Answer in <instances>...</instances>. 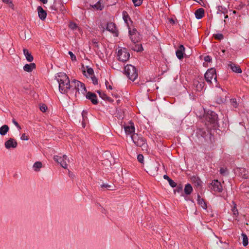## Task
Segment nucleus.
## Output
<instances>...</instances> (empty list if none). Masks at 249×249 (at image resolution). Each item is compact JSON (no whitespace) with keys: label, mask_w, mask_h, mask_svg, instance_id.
<instances>
[{"label":"nucleus","mask_w":249,"mask_h":249,"mask_svg":"<svg viewBox=\"0 0 249 249\" xmlns=\"http://www.w3.org/2000/svg\"><path fill=\"white\" fill-rule=\"evenodd\" d=\"M57 81L59 84V90L61 93L68 95L71 84L69 77L66 73L60 72L56 76Z\"/></svg>","instance_id":"obj_1"},{"label":"nucleus","mask_w":249,"mask_h":249,"mask_svg":"<svg viewBox=\"0 0 249 249\" xmlns=\"http://www.w3.org/2000/svg\"><path fill=\"white\" fill-rule=\"evenodd\" d=\"M86 91V88L83 83L76 80H73L71 81L68 96L71 98H76L80 92L85 94Z\"/></svg>","instance_id":"obj_2"},{"label":"nucleus","mask_w":249,"mask_h":249,"mask_svg":"<svg viewBox=\"0 0 249 249\" xmlns=\"http://www.w3.org/2000/svg\"><path fill=\"white\" fill-rule=\"evenodd\" d=\"M124 73L132 81H134L138 76L136 68L132 65H127L124 67Z\"/></svg>","instance_id":"obj_3"},{"label":"nucleus","mask_w":249,"mask_h":249,"mask_svg":"<svg viewBox=\"0 0 249 249\" xmlns=\"http://www.w3.org/2000/svg\"><path fill=\"white\" fill-rule=\"evenodd\" d=\"M218 116L214 111L212 110L205 111L203 115V120L206 122V124H214L217 123Z\"/></svg>","instance_id":"obj_4"},{"label":"nucleus","mask_w":249,"mask_h":249,"mask_svg":"<svg viewBox=\"0 0 249 249\" xmlns=\"http://www.w3.org/2000/svg\"><path fill=\"white\" fill-rule=\"evenodd\" d=\"M131 137L136 146L142 147V150H146L147 145L144 138L137 133L133 134Z\"/></svg>","instance_id":"obj_5"},{"label":"nucleus","mask_w":249,"mask_h":249,"mask_svg":"<svg viewBox=\"0 0 249 249\" xmlns=\"http://www.w3.org/2000/svg\"><path fill=\"white\" fill-rule=\"evenodd\" d=\"M205 78L209 84L213 83V79L215 83H217V76L215 69L211 68L207 70L205 74Z\"/></svg>","instance_id":"obj_6"},{"label":"nucleus","mask_w":249,"mask_h":249,"mask_svg":"<svg viewBox=\"0 0 249 249\" xmlns=\"http://www.w3.org/2000/svg\"><path fill=\"white\" fill-rule=\"evenodd\" d=\"M117 56L120 61L126 62L129 59L130 54L126 48H123L118 50Z\"/></svg>","instance_id":"obj_7"},{"label":"nucleus","mask_w":249,"mask_h":249,"mask_svg":"<svg viewBox=\"0 0 249 249\" xmlns=\"http://www.w3.org/2000/svg\"><path fill=\"white\" fill-rule=\"evenodd\" d=\"M53 160L58 163H59L63 168L65 169L67 168V161H69V160L67 159L66 155H64L62 157L55 155L53 157Z\"/></svg>","instance_id":"obj_8"},{"label":"nucleus","mask_w":249,"mask_h":249,"mask_svg":"<svg viewBox=\"0 0 249 249\" xmlns=\"http://www.w3.org/2000/svg\"><path fill=\"white\" fill-rule=\"evenodd\" d=\"M18 143L13 138H10L4 142V146L7 149L15 148L17 147Z\"/></svg>","instance_id":"obj_9"},{"label":"nucleus","mask_w":249,"mask_h":249,"mask_svg":"<svg viewBox=\"0 0 249 249\" xmlns=\"http://www.w3.org/2000/svg\"><path fill=\"white\" fill-rule=\"evenodd\" d=\"M211 189L216 192H221L222 191V186L221 183L217 180H213L211 183Z\"/></svg>","instance_id":"obj_10"},{"label":"nucleus","mask_w":249,"mask_h":249,"mask_svg":"<svg viewBox=\"0 0 249 249\" xmlns=\"http://www.w3.org/2000/svg\"><path fill=\"white\" fill-rule=\"evenodd\" d=\"M106 29L113 34L115 36H118V31L115 23L113 22L107 23Z\"/></svg>","instance_id":"obj_11"},{"label":"nucleus","mask_w":249,"mask_h":249,"mask_svg":"<svg viewBox=\"0 0 249 249\" xmlns=\"http://www.w3.org/2000/svg\"><path fill=\"white\" fill-rule=\"evenodd\" d=\"M125 133L127 135H132L135 133V128L134 123L130 121L128 125L124 126Z\"/></svg>","instance_id":"obj_12"},{"label":"nucleus","mask_w":249,"mask_h":249,"mask_svg":"<svg viewBox=\"0 0 249 249\" xmlns=\"http://www.w3.org/2000/svg\"><path fill=\"white\" fill-rule=\"evenodd\" d=\"M86 98L91 101L92 104L94 105H96L98 104V102L97 99V95L91 92H88L86 95Z\"/></svg>","instance_id":"obj_13"},{"label":"nucleus","mask_w":249,"mask_h":249,"mask_svg":"<svg viewBox=\"0 0 249 249\" xmlns=\"http://www.w3.org/2000/svg\"><path fill=\"white\" fill-rule=\"evenodd\" d=\"M185 48L183 45H180L178 47V49L176 51V55L179 59H181L183 57V54H184Z\"/></svg>","instance_id":"obj_14"},{"label":"nucleus","mask_w":249,"mask_h":249,"mask_svg":"<svg viewBox=\"0 0 249 249\" xmlns=\"http://www.w3.org/2000/svg\"><path fill=\"white\" fill-rule=\"evenodd\" d=\"M137 41L135 40V43L132 42V44H130L128 48L134 51L141 52L142 50V47L141 44H136Z\"/></svg>","instance_id":"obj_15"},{"label":"nucleus","mask_w":249,"mask_h":249,"mask_svg":"<svg viewBox=\"0 0 249 249\" xmlns=\"http://www.w3.org/2000/svg\"><path fill=\"white\" fill-rule=\"evenodd\" d=\"M38 17L42 20H44L47 16V13L45 10L41 6H38L37 8Z\"/></svg>","instance_id":"obj_16"},{"label":"nucleus","mask_w":249,"mask_h":249,"mask_svg":"<svg viewBox=\"0 0 249 249\" xmlns=\"http://www.w3.org/2000/svg\"><path fill=\"white\" fill-rule=\"evenodd\" d=\"M205 11L202 8L197 9L195 12V16L197 19H201L204 16Z\"/></svg>","instance_id":"obj_17"},{"label":"nucleus","mask_w":249,"mask_h":249,"mask_svg":"<svg viewBox=\"0 0 249 249\" xmlns=\"http://www.w3.org/2000/svg\"><path fill=\"white\" fill-rule=\"evenodd\" d=\"M35 68L36 64L34 63L26 64L23 67L24 71L27 72H31Z\"/></svg>","instance_id":"obj_18"},{"label":"nucleus","mask_w":249,"mask_h":249,"mask_svg":"<svg viewBox=\"0 0 249 249\" xmlns=\"http://www.w3.org/2000/svg\"><path fill=\"white\" fill-rule=\"evenodd\" d=\"M229 67L232 70V71L236 73H241L242 72L241 69L237 65L233 63L229 64Z\"/></svg>","instance_id":"obj_19"},{"label":"nucleus","mask_w":249,"mask_h":249,"mask_svg":"<svg viewBox=\"0 0 249 249\" xmlns=\"http://www.w3.org/2000/svg\"><path fill=\"white\" fill-rule=\"evenodd\" d=\"M23 53L26 57L27 60L29 62L33 61L34 58L31 53H29V51L26 49H23Z\"/></svg>","instance_id":"obj_20"},{"label":"nucleus","mask_w":249,"mask_h":249,"mask_svg":"<svg viewBox=\"0 0 249 249\" xmlns=\"http://www.w3.org/2000/svg\"><path fill=\"white\" fill-rule=\"evenodd\" d=\"M9 130V126L4 124L0 127V134L1 136H4L8 132Z\"/></svg>","instance_id":"obj_21"},{"label":"nucleus","mask_w":249,"mask_h":249,"mask_svg":"<svg viewBox=\"0 0 249 249\" xmlns=\"http://www.w3.org/2000/svg\"><path fill=\"white\" fill-rule=\"evenodd\" d=\"M193 191V188L192 186L188 183L185 186L184 188V193L186 195H189L191 194Z\"/></svg>","instance_id":"obj_22"},{"label":"nucleus","mask_w":249,"mask_h":249,"mask_svg":"<svg viewBox=\"0 0 249 249\" xmlns=\"http://www.w3.org/2000/svg\"><path fill=\"white\" fill-rule=\"evenodd\" d=\"M90 6L97 10H102L104 8V6L101 3V0H99L96 4L92 5H90Z\"/></svg>","instance_id":"obj_23"},{"label":"nucleus","mask_w":249,"mask_h":249,"mask_svg":"<svg viewBox=\"0 0 249 249\" xmlns=\"http://www.w3.org/2000/svg\"><path fill=\"white\" fill-rule=\"evenodd\" d=\"M129 28V34L130 36V38L132 41V42H134L135 41V39H134L133 37V36L135 35L137 32V30L135 28H133L132 30H131L130 28Z\"/></svg>","instance_id":"obj_24"},{"label":"nucleus","mask_w":249,"mask_h":249,"mask_svg":"<svg viewBox=\"0 0 249 249\" xmlns=\"http://www.w3.org/2000/svg\"><path fill=\"white\" fill-rule=\"evenodd\" d=\"M123 18L125 23L127 25L128 27H129L128 19H129L130 20H131V19L129 18V16L127 12L125 11L123 12Z\"/></svg>","instance_id":"obj_25"},{"label":"nucleus","mask_w":249,"mask_h":249,"mask_svg":"<svg viewBox=\"0 0 249 249\" xmlns=\"http://www.w3.org/2000/svg\"><path fill=\"white\" fill-rule=\"evenodd\" d=\"M42 163L40 161L36 162L33 165V168L35 171H38L42 167Z\"/></svg>","instance_id":"obj_26"},{"label":"nucleus","mask_w":249,"mask_h":249,"mask_svg":"<svg viewBox=\"0 0 249 249\" xmlns=\"http://www.w3.org/2000/svg\"><path fill=\"white\" fill-rule=\"evenodd\" d=\"M227 12H228V10L225 7H224L222 6H218L217 7V13H218L225 14L227 13Z\"/></svg>","instance_id":"obj_27"},{"label":"nucleus","mask_w":249,"mask_h":249,"mask_svg":"<svg viewBox=\"0 0 249 249\" xmlns=\"http://www.w3.org/2000/svg\"><path fill=\"white\" fill-rule=\"evenodd\" d=\"M241 235H242V236L243 237V245L244 246L246 247L248 244V236L244 233H242L241 234Z\"/></svg>","instance_id":"obj_28"},{"label":"nucleus","mask_w":249,"mask_h":249,"mask_svg":"<svg viewBox=\"0 0 249 249\" xmlns=\"http://www.w3.org/2000/svg\"><path fill=\"white\" fill-rule=\"evenodd\" d=\"M97 92L99 93L100 97L104 100H108L109 98L103 92L98 90Z\"/></svg>","instance_id":"obj_29"},{"label":"nucleus","mask_w":249,"mask_h":249,"mask_svg":"<svg viewBox=\"0 0 249 249\" xmlns=\"http://www.w3.org/2000/svg\"><path fill=\"white\" fill-rule=\"evenodd\" d=\"M197 203L204 209H207V204H206L205 201H204V200L203 198L202 199L199 200V201H198Z\"/></svg>","instance_id":"obj_30"},{"label":"nucleus","mask_w":249,"mask_h":249,"mask_svg":"<svg viewBox=\"0 0 249 249\" xmlns=\"http://www.w3.org/2000/svg\"><path fill=\"white\" fill-rule=\"evenodd\" d=\"M213 37L217 40H222L224 38V36L222 34L218 33L213 35Z\"/></svg>","instance_id":"obj_31"},{"label":"nucleus","mask_w":249,"mask_h":249,"mask_svg":"<svg viewBox=\"0 0 249 249\" xmlns=\"http://www.w3.org/2000/svg\"><path fill=\"white\" fill-rule=\"evenodd\" d=\"M132 1L135 6H139L142 4V0H132Z\"/></svg>","instance_id":"obj_32"},{"label":"nucleus","mask_w":249,"mask_h":249,"mask_svg":"<svg viewBox=\"0 0 249 249\" xmlns=\"http://www.w3.org/2000/svg\"><path fill=\"white\" fill-rule=\"evenodd\" d=\"M230 103L234 107H237V103L236 99L233 98L231 99Z\"/></svg>","instance_id":"obj_33"},{"label":"nucleus","mask_w":249,"mask_h":249,"mask_svg":"<svg viewBox=\"0 0 249 249\" xmlns=\"http://www.w3.org/2000/svg\"><path fill=\"white\" fill-rule=\"evenodd\" d=\"M2 1L5 3L8 4L10 7L13 8L14 4L10 0H2Z\"/></svg>","instance_id":"obj_34"},{"label":"nucleus","mask_w":249,"mask_h":249,"mask_svg":"<svg viewBox=\"0 0 249 249\" xmlns=\"http://www.w3.org/2000/svg\"><path fill=\"white\" fill-rule=\"evenodd\" d=\"M219 172H220V174H221L222 175L225 176L227 174V168H221L219 170Z\"/></svg>","instance_id":"obj_35"},{"label":"nucleus","mask_w":249,"mask_h":249,"mask_svg":"<svg viewBox=\"0 0 249 249\" xmlns=\"http://www.w3.org/2000/svg\"><path fill=\"white\" fill-rule=\"evenodd\" d=\"M232 211L233 212V214L236 217L238 215V211L235 206H234L232 208Z\"/></svg>","instance_id":"obj_36"},{"label":"nucleus","mask_w":249,"mask_h":249,"mask_svg":"<svg viewBox=\"0 0 249 249\" xmlns=\"http://www.w3.org/2000/svg\"><path fill=\"white\" fill-rule=\"evenodd\" d=\"M98 43L99 42L97 41L96 39H93L92 40V43L94 45V47H96L97 48H99Z\"/></svg>","instance_id":"obj_37"},{"label":"nucleus","mask_w":249,"mask_h":249,"mask_svg":"<svg viewBox=\"0 0 249 249\" xmlns=\"http://www.w3.org/2000/svg\"><path fill=\"white\" fill-rule=\"evenodd\" d=\"M71 56V58L72 61H76V57L75 55L71 51H69L68 53Z\"/></svg>","instance_id":"obj_38"},{"label":"nucleus","mask_w":249,"mask_h":249,"mask_svg":"<svg viewBox=\"0 0 249 249\" xmlns=\"http://www.w3.org/2000/svg\"><path fill=\"white\" fill-rule=\"evenodd\" d=\"M91 78L94 85H96L98 84V79L95 76H92Z\"/></svg>","instance_id":"obj_39"},{"label":"nucleus","mask_w":249,"mask_h":249,"mask_svg":"<svg viewBox=\"0 0 249 249\" xmlns=\"http://www.w3.org/2000/svg\"><path fill=\"white\" fill-rule=\"evenodd\" d=\"M87 72L89 75H91V76L94 74L93 70L91 68L87 67Z\"/></svg>","instance_id":"obj_40"},{"label":"nucleus","mask_w":249,"mask_h":249,"mask_svg":"<svg viewBox=\"0 0 249 249\" xmlns=\"http://www.w3.org/2000/svg\"><path fill=\"white\" fill-rule=\"evenodd\" d=\"M137 159L138 160V161L141 162V163H142L143 161V156L142 155V154H139L138 155V157H137Z\"/></svg>","instance_id":"obj_41"},{"label":"nucleus","mask_w":249,"mask_h":249,"mask_svg":"<svg viewBox=\"0 0 249 249\" xmlns=\"http://www.w3.org/2000/svg\"><path fill=\"white\" fill-rule=\"evenodd\" d=\"M101 187L102 188L105 187V188H107L108 190H113V189L111 188V186L110 185H109V184H102L101 185Z\"/></svg>","instance_id":"obj_42"},{"label":"nucleus","mask_w":249,"mask_h":249,"mask_svg":"<svg viewBox=\"0 0 249 249\" xmlns=\"http://www.w3.org/2000/svg\"><path fill=\"white\" fill-rule=\"evenodd\" d=\"M12 123L17 126V127L19 130L21 129V126L19 125V124H18V123L14 119H13L12 120Z\"/></svg>","instance_id":"obj_43"},{"label":"nucleus","mask_w":249,"mask_h":249,"mask_svg":"<svg viewBox=\"0 0 249 249\" xmlns=\"http://www.w3.org/2000/svg\"><path fill=\"white\" fill-rule=\"evenodd\" d=\"M170 185L172 187H175L177 186V183L174 182L172 179H170V180L168 181Z\"/></svg>","instance_id":"obj_44"},{"label":"nucleus","mask_w":249,"mask_h":249,"mask_svg":"<svg viewBox=\"0 0 249 249\" xmlns=\"http://www.w3.org/2000/svg\"><path fill=\"white\" fill-rule=\"evenodd\" d=\"M182 191V186L181 185L177 186L176 189L174 190L175 192L177 191L178 193L181 192Z\"/></svg>","instance_id":"obj_45"},{"label":"nucleus","mask_w":249,"mask_h":249,"mask_svg":"<svg viewBox=\"0 0 249 249\" xmlns=\"http://www.w3.org/2000/svg\"><path fill=\"white\" fill-rule=\"evenodd\" d=\"M20 139L22 140L28 141L29 140V137L26 135L25 133H23L22 134Z\"/></svg>","instance_id":"obj_46"},{"label":"nucleus","mask_w":249,"mask_h":249,"mask_svg":"<svg viewBox=\"0 0 249 249\" xmlns=\"http://www.w3.org/2000/svg\"><path fill=\"white\" fill-rule=\"evenodd\" d=\"M47 109V107L46 106H45V105H43L40 107V109L43 112H45L46 111Z\"/></svg>","instance_id":"obj_47"},{"label":"nucleus","mask_w":249,"mask_h":249,"mask_svg":"<svg viewBox=\"0 0 249 249\" xmlns=\"http://www.w3.org/2000/svg\"><path fill=\"white\" fill-rule=\"evenodd\" d=\"M70 28H71V29L74 30L77 27V25L75 23H71L69 25Z\"/></svg>","instance_id":"obj_48"},{"label":"nucleus","mask_w":249,"mask_h":249,"mask_svg":"<svg viewBox=\"0 0 249 249\" xmlns=\"http://www.w3.org/2000/svg\"><path fill=\"white\" fill-rule=\"evenodd\" d=\"M109 2L110 5H115L118 1V0H107Z\"/></svg>","instance_id":"obj_49"},{"label":"nucleus","mask_w":249,"mask_h":249,"mask_svg":"<svg viewBox=\"0 0 249 249\" xmlns=\"http://www.w3.org/2000/svg\"><path fill=\"white\" fill-rule=\"evenodd\" d=\"M204 86V82H201L199 84V86H198V85H196V88L197 89V90H199V89H201L202 87H203Z\"/></svg>","instance_id":"obj_50"},{"label":"nucleus","mask_w":249,"mask_h":249,"mask_svg":"<svg viewBox=\"0 0 249 249\" xmlns=\"http://www.w3.org/2000/svg\"><path fill=\"white\" fill-rule=\"evenodd\" d=\"M204 59H205V61L206 62H210V61L211 60V57L209 55L205 56Z\"/></svg>","instance_id":"obj_51"},{"label":"nucleus","mask_w":249,"mask_h":249,"mask_svg":"<svg viewBox=\"0 0 249 249\" xmlns=\"http://www.w3.org/2000/svg\"><path fill=\"white\" fill-rule=\"evenodd\" d=\"M87 114V112L85 111H83V112H82V117H83V119L84 121H85V118H87V117L86 116V115Z\"/></svg>","instance_id":"obj_52"},{"label":"nucleus","mask_w":249,"mask_h":249,"mask_svg":"<svg viewBox=\"0 0 249 249\" xmlns=\"http://www.w3.org/2000/svg\"><path fill=\"white\" fill-rule=\"evenodd\" d=\"M108 84V82L107 81H106V85L107 86V89H112V86H110V85L107 86V84Z\"/></svg>","instance_id":"obj_53"},{"label":"nucleus","mask_w":249,"mask_h":249,"mask_svg":"<svg viewBox=\"0 0 249 249\" xmlns=\"http://www.w3.org/2000/svg\"><path fill=\"white\" fill-rule=\"evenodd\" d=\"M163 178L165 179H166L168 181L170 180V179H171V178H170L167 175H164L163 176Z\"/></svg>","instance_id":"obj_54"},{"label":"nucleus","mask_w":249,"mask_h":249,"mask_svg":"<svg viewBox=\"0 0 249 249\" xmlns=\"http://www.w3.org/2000/svg\"><path fill=\"white\" fill-rule=\"evenodd\" d=\"M201 181L200 179L198 178V179H196L197 185H198V186L200 185H201Z\"/></svg>","instance_id":"obj_55"},{"label":"nucleus","mask_w":249,"mask_h":249,"mask_svg":"<svg viewBox=\"0 0 249 249\" xmlns=\"http://www.w3.org/2000/svg\"><path fill=\"white\" fill-rule=\"evenodd\" d=\"M43 3L45 4L47 2V0H40Z\"/></svg>","instance_id":"obj_56"},{"label":"nucleus","mask_w":249,"mask_h":249,"mask_svg":"<svg viewBox=\"0 0 249 249\" xmlns=\"http://www.w3.org/2000/svg\"><path fill=\"white\" fill-rule=\"evenodd\" d=\"M202 198H201L200 197V196L199 195H197V201H199V200H201L202 199Z\"/></svg>","instance_id":"obj_57"},{"label":"nucleus","mask_w":249,"mask_h":249,"mask_svg":"<svg viewBox=\"0 0 249 249\" xmlns=\"http://www.w3.org/2000/svg\"><path fill=\"white\" fill-rule=\"evenodd\" d=\"M170 21L171 23H173V24L175 23V21L173 19H171Z\"/></svg>","instance_id":"obj_58"},{"label":"nucleus","mask_w":249,"mask_h":249,"mask_svg":"<svg viewBox=\"0 0 249 249\" xmlns=\"http://www.w3.org/2000/svg\"><path fill=\"white\" fill-rule=\"evenodd\" d=\"M84 121H84V120L82 121V125H83V127H85V123H84Z\"/></svg>","instance_id":"obj_59"},{"label":"nucleus","mask_w":249,"mask_h":249,"mask_svg":"<svg viewBox=\"0 0 249 249\" xmlns=\"http://www.w3.org/2000/svg\"><path fill=\"white\" fill-rule=\"evenodd\" d=\"M228 18V15H226L225 16V18Z\"/></svg>","instance_id":"obj_60"},{"label":"nucleus","mask_w":249,"mask_h":249,"mask_svg":"<svg viewBox=\"0 0 249 249\" xmlns=\"http://www.w3.org/2000/svg\"><path fill=\"white\" fill-rule=\"evenodd\" d=\"M233 13L234 14H235V13H236V11H233Z\"/></svg>","instance_id":"obj_61"},{"label":"nucleus","mask_w":249,"mask_h":249,"mask_svg":"<svg viewBox=\"0 0 249 249\" xmlns=\"http://www.w3.org/2000/svg\"><path fill=\"white\" fill-rule=\"evenodd\" d=\"M196 0V1H198L197 0Z\"/></svg>","instance_id":"obj_62"},{"label":"nucleus","mask_w":249,"mask_h":249,"mask_svg":"<svg viewBox=\"0 0 249 249\" xmlns=\"http://www.w3.org/2000/svg\"><path fill=\"white\" fill-rule=\"evenodd\" d=\"M196 0V1H198L197 0Z\"/></svg>","instance_id":"obj_63"}]
</instances>
